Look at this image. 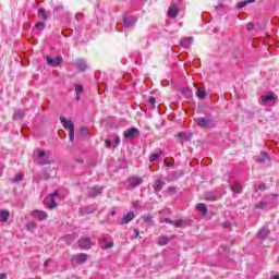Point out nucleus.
<instances>
[{
    "instance_id": "nucleus-1",
    "label": "nucleus",
    "mask_w": 279,
    "mask_h": 279,
    "mask_svg": "<svg viewBox=\"0 0 279 279\" xmlns=\"http://www.w3.org/2000/svg\"><path fill=\"white\" fill-rule=\"evenodd\" d=\"M196 124L202 130H213L215 125H217V121H215V118H213L211 114L201 117L196 120Z\"/></svg>"
},
{
    "instance_id": "nucleus-2",
    "label": "nucleus",
    "mask_w": 279,
    "mask_h": 279,
    "mask_svg": "<svg viewBox=\"0 0 279 279\" xmlns=\"http://www.w3.org/2000/svg\"><path fill=\"white\" fill-rule=\"evenodd\" d=\"M37 162L45 167V165H51V156L47 154V151L43 149H37Z\"/></svg>"
},
{
    "instance_id": "nucleus-3",
    "label": "nucleus",
    "mask_w": 279,
    "mask_h": 279,
    "mask_svg": "<svg viewBox=\"0 0 279 279\" xmlns=\"http://www.w3.org/2000/svg\"><path fill=\"white\" fill-rule=\"evenodd\" d=\"M31 217L37 221H45L49 215L45 210L35 209L31 211Z\"/></svg>"
},
{
    "instance_id": "nucleus-4",
    "label": "nucleus",
    "mask_w": 279,
    "mask_h": 279,
    "mask_svg": "<svg viewBox=\"0 0 279 279\" xmlns=\"http://www.w3.org/2000/svg\"><path fill=\"white\" fill-rule=\"evenodd\" d=\"M129 189H136V186H141L143 184V178L141 177H130L128 179Z\"/></svg>"
},
{
    "instance_id": "nucleus-5",
    "label": "nucleus",
    "mask_w": 279,
    "mask_h": 279,
    "mask_svg": "<svg viewBox=\"0 0 279 279\" xmlns=\"http://www.w3.org/2000/svg\"><path fill=\"white\" fill-rule=\"evenodd\" d=\"M88 260V255L86 253H78L72 256V263H76L77 265H82Z\"/></svg>"
},
{
    "instance_id": "nucleus-6",
    "label": "nucleus",
    "mask_w": 279,
    "mask_h": 279,
    "mask_svg": "<svg viewBox=\"0 0 279 279\" xmlns=\"http://www.w3.org/2000/svg\"><path fill=\"white\" fill-rule=\"evenodd\" d=\"M44 204L49 208V210H53V208H58V203H56V198H53V195H47Z\"/></svg>"
},
{
    "instance_id": "nucleus-7",
    "label": "nucleus",
    "mask_w": 279,
    "mask_h": 279,
    "mask_svg": "<svg viewBox=\"0 0 279 279\" xmlns=\"http://www.w3.org/2000/svg\"><path fill=\"white\" fill-rule=\"evenodd\" d=\"M47 60V64H49V66H60V64H62V56H57L54 59L51 57H46Z\"/></svg>"
},
{
    "instance_id": "nucleus-8",
    "label": "nucleus",
    "mask_w": 279,
    "mask_h": 279,
    "mask_svg": "<svg viewBox=\"0 0 279 279\" xmlns=\"http://www.w3.org/2000/svg\"><path fill=\"white\" fill-rule=\"evenodd\" d=\"M260 104L262 106H267V104H271V101H276L278 99V96L276 94H268L260 97Z\"/></svg>"
},
{
    "instance_id": "nucleus-9",
    "label": "nucleus",
    "mask_w": 279,
    "mask_h": 279,
    "mask_svg": "<svg viewBox=\"0 0 279 279\" xmlns=\"http://www.w3.org/2000/svg\"><path fill=\"white\" fill-rule=\"evenodd\" d=\"M77 245L81 250H90V238H81Z\"/></svg>"
},
{
    "instance_id": "nucleus-10",
    "label": "nucleus",
    "mask_w": 279,
    "mask_h": 279,
    "mask_svg": "<svg viewBox=\"0 0 279 279\" xmlns=\"http://www.w3.org/2000/svg\"><path fill=\"white\" fill-rule=\"evenodd\" d=\"M178 14H180V9L175 4H171L168 9L169 19H177Z\"/></svg>"
},
{
    "instance_id": "nucleus-11",
    "label": "nucleus",
    "mask_w": 279,
    "mask_h": 279,
    "mask_svg": "<svg viewBox=\"0 0 279 279\" xmlns=\"http://www.w3.org/2000/svg\"><path fill=\"white\" fill-rule=\"evenodd\" d=\"M60 121H61L63 128H65V130H69L70 132L75 130V124H73V121L66 120L64 117H61Z\"/></svg>"
},
{
    "instance_id": "nucleus-12",
    "label": "nucleus",
    "mask_w": 279,
    "mask_h": 279,
    "mask_svg": "<svg viewBox=\"0 0 279 279\" xmlns=\"http://www.w3.org/2000/svg\"><path fill=\"white\" fill-rule=\"evenodd\" d=\"M271 158H269V155L267 153L262 151L259 156L256 157V162L259 165H265V162H270Z\"/></svg>"
},
{
    "instance_id": "nucleus-13",
    "label": "nucleus",
    "mask_w": 279,
    "mask_h": 279,
    "mask_svg": "<svg viewBox=\"0 0 279 279\" xmlns=\"http://www.w3.org/2000/svg\"><path fill=\"white\" fill-rule=\"evenodd\" d=\"M165 184H167V183L160 179L155 180V182L153 184V189H154L155 193H160V191H162V189L165 187Z\"/></svg>"
},
{
    "instance_id": "nucleus-14",
    "label": "nucleus",
    "mask_w": 279,
    "mask_h": 279,
    "mask_svg": "<svg viewBox=\"0 0 279 279\" xmlns=\"http://www.w3.org/2000/svg\"><path fill=\"white\" fill-rule=\"evenodd\" d=\"M75 66H76L77 71H80L81 73H84V71H86V69H88V64H86V61L83 59H78L75 62Z\"/></svg>"
},
{
    "instance_id": "nucleus-15",
    "label": "nucleus",
    "mask_w": 279,
    "mask_h": 279,
    "mask_svg": "<svg viewBox=\"0 0 279 279\" xmlns=\"http://www.w3.org/2000/svg\"><path fill=\"white\" fill-rule=\"evenodd\" d=\"M102 189L99 187V185H95L89 189L88 191V197H97V195H101Z\"/></svg>"
},
{
    "instance_id": "nucleus-16",
    "label": "nucleus",
    "mask_w": 279,
    "mask_h": 279,
    "mask_svg": "<svg viewBox=\"0 0 279 279\" xmlns=\"http://www.w3.org/2000/svg\"><path fill=\"white\" fill-rule=\"evenodd\" d=\"M134 211L128 213L122 219H121V226H125L130 223L134 219Z\"/></svg>"
},
{
    "instance_id": "nucleus-17",
    "label": "nucleus",
    "mask_w": 279,
    "mask_h": 279,
    "mask_svg": "<svg viewBox=\"0 0 279 279\" xmlns=\"http://www.w3.org/2000/svg\"><path fill=\"white\" fill-rule=\"evenodd\" d=\"M123 23L125 27H134L136 23V17L134 16H128L123 19Z\"/></svg>"
},
{
    "instance_id": "nucleus-18",
    "label": "nucleus",
    "mask_w": 279,
    "mask_h": 279,
    "mask_svg": "<svg viewBox=\"0 0 279 279\" xmlns=\"http://www.w3.org/2000/svg\"><path fill=\"white\" fill-rule=\"evenodd\" d=\"M10 219V211L9 210H0V221L2 223H8Z\"/></svg>"
},
{
    "instance_id": "nucleus-19",
    "label": "nucleus",
    "mask_w": 279,
    "mask_h": 279,
    "mask_svg": "<svg viewBox=\"0 0 279 279\" xmlns=\"http://www.w3.org/2000/svg\"><path fill=\"white\" fill-rule=\"evenodd\" d=\"M136 134H138V129L133 128L124 133V137L125 138H134V136H136Z\"/></svg>"
},
{
    "instance_id": "nucleus-20",
    "label": "nucleus",
    "mask_w": 279,
    "mask_h": 279,
    "mask_svg": "<svg viewBox=\"0 0 279 279\" xmlns=\"http://www.w3.org/2000/svg\"><path fill=\"white\" fill-rule=\"evenodd\" d=\"M196 210H198V213H201L204 216L208 215V208L206 207V204H204V203L197 204Z\"/></svg>"
},
{
    "instance_id": "nucleus-21",
    "label": "nucleus",
    "mask_w": 279,
    "mask_h": 279,
    "mask_svg": "<svg viewBox=\"0 0 279 279\" xmlns=\"http://www.w3.org/2000/svg\"><path fill=\"white\" fill-rule=\"evenodd\" d=\"M180 45L184 47V49H189L191 45H193V37H186L181 40Z\"/></svg>"
},
{
    "instance_id": "nucleus-22",
    "label": "nucleus",
    "mask_w": 279,
    "mask_h": 279,
    "mask_svg": "<svg viewBox=\"0 0 279 279\" xmlns=\"http://www.w3.org/2000/svg\"><path fill=\"white\" fill-rule=\"evenodd\" d=\"M205 199L207 202H217L219 199V196H217L215 193L213 192H208L205 194Z\"/></svg>"
},
{
    "instance_id": "nucleus-23",
    "label": "nucleus",
    "mask_w": 279,
    "mask_h": 279,
    "mask_svg": "<svg viewBox=\"0 0 279 279\" xmlns=\"http://www.w3.org/2000/svg\"><path fill=\"white\" fill-rule=\"evenodd\" d=\"M37 16H38L39 19H41L43 21H47V19H49V16L47 15V11H45L44 8H40V9L38 10Z\"/></svg>"
},
{
    "instance_id": "nucleus-24",
    "label": "nucleus",
    "mask_w": 279,
    "mask_h": 279,
    "mask_svg": "<svg viewBox=\"0 0 279 279\" xmlns=\"http://www.w3.org/2000/svg\"><path fill=\"white\" fill-rule=\"evenodd\" d=\"M162 151H159L157 154H151L149 156V162H158V160H160V156H162Z\"/></svg>"
},
{
    "instance_id": "nucleus-25",
    "label": "nucleus",
    "mask_w": 279,
    "mask_h": 279,
    "mask_svg": "<svg viewBox=\"0 0 279 279\" xmlns=\"http://www.w3.org/2000/svg\"><path fill=\"white\" fill-rule=\"evenodd\" d=\"M207 95L206 89L198 88L196 92V97H198V99H206Z\"/></svg>"
},
{
    "instance_id": "nucleus-26",
    "label": "nucleus",
    "mask_w": 279,
    "mask_h": 279,
    "mask_svg": "<svg viewBox=\"0 0 279 279\" xmlns=\"http://www.w3.org/2000/svg\"><path fill=\"white\" fill-rule=\"evenodd\" d=\"M257 236L259 239H267V236H269V230L260 229V231L257 233Z\"/></svg>"
},
{
    "instance_id": "nucleus-27",
    "label": "nucleus",
    "mask_w": 279,
    "mask_h": 279,
    "mask_svg": "<svg viewBox=\"0 0 279 279\" xmlns=\"http://www.w3.org/2000/svg\"><path fill=\"white\" fill-rule=\"evenodd\" d=\"M36 228H38V225H36L34 221L26 223V230H28V232H34Z\"/></svg>"
},
{
    "instance_id": "nucleus-28",
    "label": "nucleus",
    "mask_w": 279,
    "mask_h": 279,
    "mask_svg": "<svg viewBox=\"0 0 279 279\" xmlns=\"http://www.w3.org/2000/svg\"><path fill=\"white\" fill-rule=\"evenodd\" d=\"M248 3H256V0H245L243 2L238 3L239 10H243L245 5H248Z\"/></svg>"
},
{
    "instance_id": "nucleus-29",
    "label": "nucleus",
    "mask_w": 279,
    "mask_h": 279,
    "mask_svg": "<svg viewBox=\"0 0 279 279\" xmlns=\"http://www.w3.org/2000/svg\"><path fill=\"white\" fill-rule=\"evenodd\" d=\"M231 191L233 193H241L243 191V187L239 183H234L231 185Z\"/></svg>"
},
{
    "instance_id": "nucleus-30",
    "label": "nucleus",
    "mask_w": 279,
    "mask_h": 279,
    "mask_svg": "<svg viewBox=\"0 0 279 279\" xmlns=\"http://www.w3.org/2000/svg\"><path fill=\"white\" fill-rule=\"evenodd\" d=\"M181 93H182V95H184V97H186V99H190V97L192 95L191 88H189V87L181 88Z\"/></svg>"
},
{
    "instance_id": "nucleus-31",
    "label": "nucleus",
    "mask_w": 279,
    "mask_h": 279,
    "mask_svg": "<svg viewBox=\"0 0 279 279\" xmlns=\"http://www.w3.org/2000/svg\"><path fill=\"white\" fill-rule=\"evenodd\" d=\"M75 93H76V99H77V101H80V95H81V93H84V87L82 85H76Z\"/></svg>"
},
{
    "instance_id": "nucleus-32",
    "label": "nucleus",
    "mask_w": 279,
    "mask_h": 279,
    "mask_svg": "<svg viewBox=\"0 0 279 279\" xmlns=\"http://www.w3.org/2000/svg\"><path fill=\"white\" fill-rule=\"evenodd\" d=\"M23 178H24L23 173H17L13 179H11V182H15V183L23 182Z\"/></svg>"
},
{
    "instance_id": "nucleus-33",
    "label": "nucleus",
    "mask_w": 279,
    "mask_h": 279,
    "mask_svg": "<svg viewBox=\"0 0 279 279\" xmlns=\"http://www.w3.org/2000/svg\"><path fill=\"white\" fill-rule=\"evenodd\" d=\"M178 138H181V141H191V137L186 134V133H184V132H180L179 134H178Z\"/></svg>"
},
{
    "instance_id": "nucleus-34",
    "label": "nucleus",
    "mask_w": 279,
    "mask_h": 279,
    "mask_svg": "<svg viewBox=\"0 0 279 279\" xmlns=\"http://www.w3.org/2000/svg\"><path fill=\"white\" fill-rule=\"evenodd\" d=\"M170 239L167 236L159 238L158 245H167Z\"/></svg>"
},
{
    "instance_id": "nucleus-35",
    "label": "nucleus",
    "mask_w": 279,
    "mask_h": 279,
    "mask_svg": "<svg viewBox=\"0 0 279 279\" xmlns=\"http://www.w3.org/2000/svg\"><path fill=\"white\" fill-rule=\"evenodd\" d=\"M255 208L263 210V208H267V203L262 201L255 205Z\"/></svg>"
},
{
    "instance_id": "nucleus-36",
    "label": "nucleus",
    "mask_w": 279,
    "mask_h": 279,
    "mask_svg": "<svg viewBox=\"0 0 279 279\" xmlns=\"http://www.w3.org/2000/svg\"><path fill=\"white\" fill-rule=\"evenodd\" d=\"M13 117L14 119H23V117H25V113L21 110H17L14 112Z\"/></svg>"
},
{
    "instance_id": "nucleus-37",
    "label": "nucleus",
    "mask_w": 279,
    "mask_h": 279,
    "mask_svg": "<svg viewBox=\"0 0 279 279\" xmlns=\"http://www.w3.org/2000/svg\"><path fill=\"white\" fill-rule=\"evenodd\" d=\"M172 226L174 228H182V226H184V221L183 220L173 221Z\"/></svg>"
},
{
    "instance_id": "nucleus-38",
    "label": "nucleus",
    "mask_w": 279,
    "mask_h": 279,
    "mask_svg": "<svg viewBox=\"0 0 279 279\" xmlns=\"http://www.w3.org/2000/svg\"><path fill=\"white\" fill-rule=\"evenodd\" d=\"M45 22H38L36 25H35V27H36V29H38V31H40V29H43L44 27H45Z\"/></svg>"
},
{
    "instance_id": "nucleus-39",
    "label": "nucleus",
    "mask_w": 279,
    "mask_h": 279,
    "mask_svg": "<svg viewBox=\"0 0 279 279\" xmlns=\"http://www.w3.org/2000/svg\"><path fill=\"white\" fill-rule=\"evenodd\" d=\"M148 104H150V106H153V108L156 106V97L151 96L149 99H148Z\"/></svg>"
},
{
    "instance_id": "nucleus-40",
    "label": "nucleus",
    "mask_w": 279,
    "mask_h": 279,
    "mask_svg": "<svg viewBox=\"0 0 279 279\" xmlns=\"http://www.w3.org/2000/svg\"><path fill=\"white\" fill-rule=\"evenodd\" d=\"M81 134H82V136H86V134H88V128L82 126L81 128Z\"/></svg>"
},
{
    "instance_id": "nucleus-41",
    "label": "nucleus",
    "mask_w": 279,
    "mask_h": 279,
    "mask_svg": "<svg viewBox=\"0 0 279 279\" xmlns=\"http://www.w3.org/2000/svg\"><path fill=\"white\" fill-rule=\"evenodd\" d=\"M168 193H169L170 195H173V194L178 193V190H177L175 187H173V186H170V187L168 189Z\"/></svg>"
},
{
    "instance_id": "nucleus-42",
    "label": "nucleus",
    "mask_w": 279,
    "mask_h": 279,
    "mask_svg": "<svg viewBox=\"0 0 279 279\" xmlns=\"http://www.w3.org/2000/svg\"><path fill=\"white\" fill-rule=\"evenodd\" d=\"M75 19H76V21H82V19H84V13H76L75 14Z\"/></svg>"
},
{
    "instance_id": "nucleus-43",
    "label": "nucleus",
    "mask_w": 279,
    "mask_h": 279,
    "mask_svg": "<svg viewBox=\"0 0 279 279\" xmlns=\"http://www.w3.org/2000/svg\"><path fill=\"white\" fill-rule=\"evenodd\" d=\"M70 141H75V130L70 131Z\"/></svg>"
},
{
    "instance_id": "nucleus-44",
    "label": "nucleus",
    "mask_w": 279,
    "mask_h": 279,
    "mask_svg": "<svg viewBox=\"0 0 279 279\" xmlns=\"http://www.w3.org/2000/svg\"><path fill=\"white\" fill-rule=\"evenodd\" d=\"M110 247H114V242H109L106 246H104V250H110Z\"/></svg>"
},
{
    "instance_id": "nucleus-45",
    "label": "nucleus",
    "mask_w": 279,
    "mask_h": 279,
    "mask_svg": "<svg viewBox=\"0 0 279 279\" xmlns=\"http://www.w3.org/2000/svg\"><path fill=\"white\" fill-rule=\"evenodd\" d=\"M48 195H52V197H60V191L56 190L52 194H48Z\"/></svg>"
},
{
    "instance_id": "nucleus-46",
    "label": "nucleus",
    "mask_w": 279,
    "mask_h": 279,
    "mask_svg": "<svg viewBox=\"0 0 279 279\" xmlns=\"http://www.w3.org/2000/svg\"><path fill=\"white\" fill-rule=\"evenodd\" d=\"M105 143H106V147H108V148L112 147V141L111 140H106Z\"/></svg>"
},
{
    "instance_id": "nucleus-47",
    "label": "nucleus",
    "mask_w": 279,
    "mask_h": 279,
    "mask_svg": "<svg viewBox=\"0 0 279 279\" xmlns=\"http://www.w3.org/2000/svg\"><path fill=\"white\" fill-rule=\"evenodd\" d=\"M60 10H64V5H58L53 9V12H60Z\"/></svg>"
},
{
    "instance_id": "nucleus-48",
    "label": "nucleus",
    "mask_w": 279,
    "mask_h": 279,
    "mask_svg": "<svg viewBox=\"0 0 279 279\" xmlns=\"http://www.w3.org/2000/svg\"><path fill=\"white\" fill-rule=\"evenodd\" d=\"M118 145H121V138L116 137L114 138V147H117Z\"/></svg>"
},
{
    "instance_id": "nucleus-49",
    "label": "nucleus",
    "mask_w": 279,
    "mask_h": 279,
    "mask_svg": "<svg viewBox=\"0 0 279 279\" xmlns=\"http://www.w3.org/2000/svg\"><path fill=\"white\" fill-rule=\"evenodd\" d=\"M222 228L230 229L232 228V225H230V222H223Z\"/></svg>"
},
{
    "instance_id": "nucleus-50",
    "label": "nucleus",
    "mask_w": 279,
    "mask_h": 279,
    "mask_svg": "<svg viewBox=\"0 0 279 279\" xmlns=\"http://www.w3.org/2000/svg\"><path fill=\"white\" fill-rule=\"evenodd\" d=\"M138 234H141V231L138 229H134V239H138Z\"/></svg>"
},
{
    "instance_id": "nucleus-51",
    "label": "nucleus",
    "mask_w": 279,
    "mask_h": 279,
    "mask_svg": "<svg viewBox=\"0 0 279 279\" xmlns=\"http://www.w3.org/2000/svg\"><path fill=\"white\" fill-rule=\"evenodd\" d=\"M51 263V258H48L44 263V267H49V264Z\"/></svg>"
},
{
    "instance_id": "nucleus-52",
    "label": "nucleus",
    "mask_w": 279,
    "mask_h": 279,
    "mask_svg": "<svg viewBox=\"0 0 279 279\" xmlns=\"http://www.w3.org/2000/svg\"><path fill=\"white\" fill-rule=\"evenodd\" d=\"M4 168H5V166H3V163H0V175H3Z\"/></svg>"
},
{
    "instance_id": "nucleus-53",
    "label": "nucleus",
    "mask_w": 279,
    "mask_h": 279,
    "mask_svg": "<svg viewBox=\"0 0 279 279\" xmlns=\"http://www.w3.org/2000/svg\"><path fill=\"white\" fill-rule=\"evenodd\" d=\"M165 223H170L171 226H173V220L169 219V218H166L165 219Z\"/></svg>"
},
{
    "instance_id": "nucleus-54",
    "label": "nucleus",
    "mask_w": 279,
    "mask_h": 279,
    "mask_svg": "<svg viewBox=\"0 0 279 279\" xmlns=\"http://www.w3.org/2000/svg\"><path fill=\"white\" fill-rule=\"evenodd\" d=\"M144 221H146L147 223H149V221H151V217L147 216L144 218Z\"/></svg>"
},
{
    "instance_id": "nucleus-55",
    "label": "nucleus",
    "mask_w": 279,
    "mask_h": 279,
    "mask_svg": "<svg viewBox=\"0 0 279 279\" xmlns=\"http://www.w3.org/2000/svg\"><path fill=\"white\" fill-rule=\"evenodd\" d=\"M247 29H254V24H247Z\"/></svg>"
},
{
    "instance_id": "nucleus-56",
    "label": "nucleus",
    "mask_w": 279,
    "mask_h": 279,
    "mask_svg": "<svg viewBox=\"0 0 279 279\" xmlns=\"http://www.w3.org/2000/svg\"><path fill=\"white\" fill-rule=\"evenodd\" d=\"M259 191H265V184L259 185Z\"/></svg>"
},
{
    "instance_id": "nucleus-57",
    "label": "nucleus",
    "mask_w": 279,
    "mask_h": 279,
    "mask_svg": "<svg viewBox=\"0 0 279 279\" xmlns=\"http://www.w3.org/2000/svg\"><path fill=\"white\" fill-rule=\"evenodd\" d=\"M76 162L82 163V162H84V159L78 158V159H76Z\"/></svg>"
},
{
    "instance_id": "nucleus-58",
    "label": "nucleus",
    "mask_w": 279,
    "mask_h": 279,
    "mask_svg": "<svg viewBox=\"0 0 279 279\" xmlns=\"http://www.w3.org/2000/svg\"><path fill=\"white\" fill-rule=\"evenodd\" d=\"M270 279H279V276L275 275L274 277H270Z\"/></svg>"
},
{
    "instance_id": "nucleus-59",
    "label": "nucleus",
    "mask_w": 279,
    "mask_h": 279,
    "mask_svg": "<svg viewBox=\"0 0 279 279\" xmlns=\"http://www.w3.org/2000/svg\"><path fill=\"white\" fill-rule=\"evenodd\" d=\"M102 241H108V236H107V235H104V236H102Z\"/></svg>"
},
{
    "instance_id": "nucleus-60",
    "label": "nucleus",
    "mask_w": 279,
    "mask_h": 279,
    "mask_svg": "<svg viewBox=\"0 0 279 279\" xmlns=\"http://www.w3.org/2000/svg\"><path fill=\"white\" fill-rule=\"evenodd\" d=\"M3 278H5V274L0 275V279H3Z\"/></svg>"
},
{
    "instance_id": "nucleus-61",
    "label": "nucleus",
    "mask_w": 279,
    "mask_h": 279,
    "mask_svg": "<svg viewBox=\"0 0 279 279\" xmlns=\"http://www.w3.org/2000/svg\"><path fill=\"white\" fill-rule=\"evenodd\" d=\"M117 215V211H111V216L114 217Z\"/></svg>"
},
{
    "instance_id": "nucleus-62",
    "label": "nucleus",
    "mask_w": 279,
    "mask_h": 279,
    "mask_svg": "<svg viewBox=\"0 0 279 279\" xmlns=\"http://www.w3.org/2000/svg\"><path fill=\"white\" fill-rule=\"evenodd\" d=\"M138 205L134 204V208H136Z\"/></svg>"
}]
</instances>
